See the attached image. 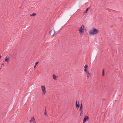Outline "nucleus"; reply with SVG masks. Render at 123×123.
<instances>
[{
  "mask_svg": "<svg viewBox=\"0 0 123 123\" xmlns=\"http://www.w3.org/2000/svg\"><path fill=\"white\" fill-rule=\"evenodd\" d=\"M98 30L96 29H92L89 31V33L90 35H94L97 34Z\"/></svg>",
  "mask_w": 123,
  "mask_h": 123,
  "instance_id": "obj_1",
  "label": "nucleus"
},
{
  "mask_svg": "<svg viewBox=\"0 0 123 123\" xmlns=\"http://www.w3.org/2000/svg\"><path fill=\"white\" fill-rule=\"evenodd\" d=\"M41 86L42 90L43 91V95H44L46 92L45 86Z\"/></svg>",
  "mask_w": 123,
  "mask_h": 123,
  "instance_id": "obj_2",
  "label": "nucleus"
},
{
  "mask_svg": "<svg viewBox=\"0 0 123 123\" xmlns=\"http://www.w3.org/2000/svg\"><path fill=\"white\" fill-rule=\"evenodd\" d=\"M55 32L54 30H52L50 31L49 33V34L51 35V36H53L55 34Z\"/></svg>",
  "mask_w": 123,
  "mask_h": 123,
  "instance_id": "obj_3",
  "label": "nucleus"
},
{
  "mask_svg": "<svg viewBox=\"0 0 123 123\" xmlns=\"http://www.w3.org/2000/svg\"><path fill=\"white\" fill-rule=\"evenodd\" d=\"M5 62H7V63H9L10 62V60L9 58H8L6 57L5 58Z\"/></svg>",
  "mask_w": 123,
  "mask_h": 123,
  "instance_id": "obj_4",
  "label": "nucleus"
},
{
  "mask_svg": "<svg viewBox=\"0 0 123 123\" xmlns=\"http://www.w3.org/2000/svg\"><path fill=\"white\" fill-rule=\"evenodd\" d=\"M53 78L54 79L56 80L57 79V77L54 74H53Z\"/></svg>",
  "mask_w": 123,
  "mask_h": 123,
  "instance_id": "obj_5",
  "label": "nucleus"
},
{
  "mask_svg": "<svg viewBox=\"0 0 123 123\" xmlns=\"http://www.w3.org/2000/svg\"><path fill=\"white\" fill-rule=\"evenodd\" d=\"M79 104V102H78V103H77V101H76V102L75 106L76 107H78V109L80 107V105H78V104Z\"/></svg>",
  "mask_w": 123,
  "mask_h": 123,
  "instance_id": "obj_6",
  "label": "nucleus"
},
{
  "mask_svg": "<svg viewBox=\"0 0 123 123\" xmlns=\"http://www.w3.org/2000/svg\"><path fill=\"white\" fill-rule=\"evenodd\" d=\"M88 117L87 116H86L84 118V120H83V123H85L86 120L87 119H88Z\"/></svg>",
  "mask_w": 123,
  "mask_h": 123,
  "instance_id": "obj_7",
  "label": "nucleus"
},
{
  "mask_svg": "<svg viewBox=\"0 0 123 123\" xmlns=\"http://www.w3.org/2000/svg\"><path fill=\"white\" fill-rule=\"evenodd\" d=\"M80 29L83 30L85 29V28L83 25H82L80 27Z\"/></svg>",
  "mask_w": 123,
  "mask_h": 123,
  "instance_id": "obj_8",
  "label": "nucleus"
},
{
  "mask_svg": "<svg viewBox=\"0 0 123 123\" xmlns=\"http://www.w3.org/2000/svg\"><path fill=\"white\" fill-rule=\"evenodd\" d=\"M84 71L85 72H86L87 74H89V75H90V74L89 73V72H88L87 71V70L86 69H85Z\"/></svg>",
  "mask_w": 123,
  "mask_h": 123,
  "instance_id": "obj_9",
  "label": "nucleus"
},
{
  "mask_svg": "<svg viewBox=\"0 0 123 123\" xmlns=\"http://www.w3.org/2000/svg\"><path fill=\"white\" fill-rule=\"evenodd\" d=\"M82 109V105L81 104V105L80 106V111H81V113L82 112V111H81V110Z\"/></svg>",
  "mask_w": 123,
  "mask_h": 123,
  "instance_id": "obj_10",
  "label": "nucleus"
},
{
  "mask_svg": "<svg viewBox=\"0 0 123 123\" xmlns=\"http://www.w3.org/2000/svg\"><path fill=\"white\" fill-rule=\"evenodd\" d=\"M34 120V117H32L31 118V120H30V121L31 122H32L33 121V120Z\"/></svg>",
  "mask_w": 123,
  "mask_h": 123,
  "instance_id": "obj_11",
  "label": "nucleus"
},
{
  "mask_svg": "<svg viewBox=\"0 0 123 123\" xmlns=\"http://www.w3.org/2000/svg\"><path fill=\"white\" fill-rule=\"evenodd\" d=\"M36 14L34 13H33L32 14H31L30 15V16H35V15H36Z\"/></svg>",
  "mask_w": 123,
  "mask_h": 123,
  "instance_id": "obj_12",
  "label": "nucleus"
},
{
  "mask_svg": "<svg viewBox=\"0 0 123 123\" xmlns=\"http://www.w3.org/2000/svg\"><path fill=\"white\" fill-rule=\"evenodd\" d=\"M44 115L45 116H47V114L46 112V109H45V110L44 111Z\"/></svg>",
  "mask_w": 123,
  "mask_h": 123,
  "instance_id": "obj_13",
  "label": "nucleus"
},
{
  "mask_svg": "<svg viewBox=\"0 0 123 123\" xmlns=\"http://www.w3.org/2000/svg\"><path fill=\"white\" fill-rule=\"evenodd\" d=\"M88 7L86 9V11L84 12L85 13H86L88 11Z\"/></svg>",
  "mask_w": 123,
  "mask_h": 123,
  "instance_id": "obj_14",
  "label": "nucleus"
},
{
  "mask_svg": "<svg viewBox=\"0 0 123 123\" xmlns=\"http://www.w3.org/2000/svg\"><path fill=\"white\" fill-rule=\"evenodd\" d=\"M82 30H81L80 29L79 30L80 33V34H81L82 32Z\"/></svg>",
  "mask_w": 123,
  "mask_h": 123,
  "instance_id": "obj_15",
  "label": "nucleus"
},
{
  "mask_svg": "<svg viewBox=\"0 0 123 123\" xmlns=\"http://www.w3.org/2000/svg\"><path fill=\"white\" fill-rule=\"evenodd\" d=\"M88 67V66L86 65H85L84 67V68L85 69H86Z\"/></svg>",
  "mask_w": 123,
  "mask_h": 123,
  "instance_id": "obj_16",
  "label": "nucleus"
},
{
  "mask_svg": "<svg viewBox=\"0 0 123 123\" xmlns=\"http://www.w3.org/2000/svg\"><path fill=\"white\" fill-rule=\"evenodd\" d=\"M102 75L104 76V70L103 69L102 71Z\"/></svg>",
  "mask_w": 123,
  "mask_h": 123,
  "instance_id": "obj_17",
  "label": "nucleus"
},
{
  "mask_svg": "<svg viewBox=\"0 0 123 123\" xmlns=\"http://www.w3.org/2000/svg\"><path fill=\"white\" fill-rule=\"evenodd\" d=\"M4 64L3 63H2V64H1V67H4Z\"/></svg>",
  "mask_w": 123,
  "mask_h": 123,
  "instance_id": "obj_18",
  "label": "nucleus"
},
{
  "mask_svg": "<svg viewBox=\"0 0 123 123\" xmlns=\"http://www.w3.org/2000/svg\"><path fill=\"white\" fill-rule=\"evenodd\" d=\"M38 62H37L36 63H35V66H36V65L37 64H38Z\"/></svg>",
  "mask_w": 123,
  "mask_h": 123,
  "instance_id": "obj_19",
  "label": "nucleus"
},
{
  "mask_svg": "<svg viewBox=\"0 0 123 123\" xmlns=\"http://www.w3.org/2000/svg\"><path fill=\"white\" fill-rule=\"evenodd\" d=\"M88 75H89V74H87V78H88Z\"/></svg>",
  "mask_w": 123,
  "mask_h": 123,
  "instance_id": "obj_20",
  "label": "nucleus"
},
{
  "mask_svg": "<svg viewBox=\"0 0 123 123\" xmlns=\"http://www.w3.org/2000/svg\"><path fill=\"white\" fill-rule=\"evenodd\" d=\"M36 66H35V65L34 66V68H35L36 67Z\"/></svg>",
  "mask_w": 123,
  "mask_h": 123,
  "instance_id": "obj_21",
  "label": "nucleus"
},
{
  "mask_svg": "<svg viewBox=\"0 0 123 123\" xmlns=\"http://www.w3.org/2000/svg\"><path fill=\"white\" fill-rule=\"evenodd\" d=\"M55 32V34H56L57 33L56 32Z\"/></svg>",
  "mask_w": 123,
  "mask_h": 123,
  "instance_id": "obj_22",
  "label": "nucleus"
},
{
  "mask_svg": "<svg viewBox=\"0 0 123 123\" xmlns=\"http://www.w3.org/2000/svg\"><path fill=\"white\" fill-rule=\"evenodd\" d=\"M1 55H0V59L1 58Z\"/></svg>",
  "mask_w": 123,
  "mask_h": 123,
  "instance_id": "obj_23",
  "label": "nucleus"
},
{
  "mask_svg": "<svg viewBox=\"0 0 123 123\" xmlns=\"http://www.w3.org/2000/svg\"><path fill=\"white\" fill-rule=\"evenodd\" d=\"M1 69V67H0V70Z\"/></svg>",
  "mask_w": 123,
  "mask_h": 123,
  "instance_id": "obj_24",
  "label": "nucleus"
},
{
  "mask_svg": "<svg viewBox=\"0 0 123 123\" xmlns=\"http://www.w3.org/2000/svg\"><path fill=\"white\" fill-rule=\"evenodd\" d=\"M33 123H36V122H33Z\"/></svg>",
  "mask_w": 123,
  "mask_h": 123,
  "instance_id": "obj_25",
  "label": "nucleus"
}]
</instances>
